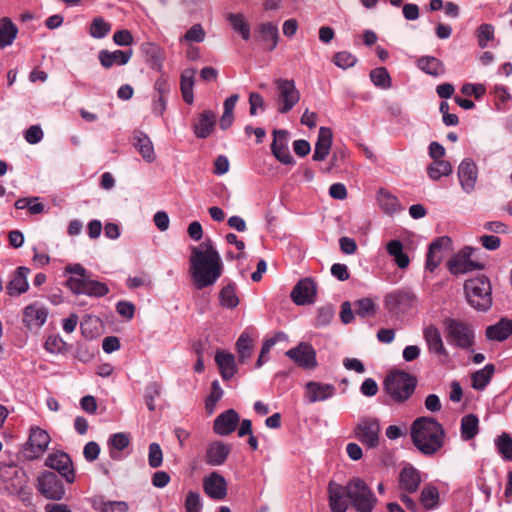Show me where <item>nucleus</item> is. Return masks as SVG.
I'll return each mask as SVG.
<instances>
[{
	"label": "nucleus",
	"instance_id": "26",
	"mask_svg": "<svg viewBox=\"0 0 512 512\" xmlns=\"http://www.w3.org/2000/svg\"><path fill=\"white\" fill-rule=\"evenodd\" d=\"M132 57V50H114L103 49L98 53V59L101 66L110 69L113 66H123L129 62Z\"/></svg>",
	"mask_w": 512,
	"mask_h": 512
},
{
	"label": "nucleus",
	"instance_id": "62",
	"mask_svg": "<svg viewBox=\"0 0 512 512\" xmlns=\"http://www.w3.org/2000/svg\"><path fill=\"white\" fill-rule=\"evenodd\" d=\"M163 463V453L158 443L149 445L148 464L151 468H158Z\"/></svg>",
	"mask_w": 512,
	"mask_h": 512
},
{
	"label": "nucleus",
	"instance_id": "8",
	"mask_svg": "<svg viewBox=\"0 0 512 512\" xmlns=\"http://www.w3.org/2000/svg\"><path fill=\"white\" fill-rule=\"evenodd\" d=\"M418 302L417 295L409 287H403L387 293L384 297V307L394 315L405 314Z\"/></svg>",
	"mask_w": 512,
	"mask_h": 512
},
{
	"label": "nucleus",
	"instance_id": "57",
	"mask_svg": "<svg viewBox=\"0 0 512 512\" xmlns=\"http://www.w3.org/2000/svg\"><path fill=\"white\" fill-rule=\"evenodd\" d=\"M44 348L51 354L63 353L66 350V342L59 335H50L44 343Z\"/></svg>",
	"mask_w": 512,
	"mask_h": 512
},
{
	"label": "nucleus",
	"instance_id": "51",
	"mask_svg": "<svg viewBox=\"0 0 512 512\" xmlns=\"http://www.w3.org/2000/svg\"><path fill=\"white\" fill-rule=\"evenodd\" d=\"M223 390L218 382V380H214L211 384V392L205 399V410L208 415H212L216 409L217 403L223 397Z\"/></svg>",
	"mask_w": 512,
	"mask_h": 512
},
{
	"label": "nucleus",
	"instance_id": "47",
	"mask_svg": "<svg viewBox=\"0 0 512 512\" xmlns=\"http://www.w3.org/2000/svg\"><path fill=\"white\" fill-rule=\"evenodd\" d=\"M253 341L247 333H242L236 342V350L238 353V361L245 363L252 354Z\"/></svg>",
	"mask_w": 512,
	"mask_h": 512
},
{
	"label": "nucleus",
	"instance_id": "59",
	"mask_svg": "<svg viewBox=\"0 0 512 512\" xmlns=\"http://www.w3.org/2000/svg\"><path fill=\"white\" fill-rule=\"evenodd\" d=\"M356 314L360 317L372 316L375 314V303L370 298H362L355 302Z\"/></svg>",
	"mask_w": 512,
	"mask_h": 512
},
{
	"label": "nucleus",
	"instance_id": "11",
	"mask_svg": "<svg viewBox=\"0 0 512 512\" xmlns=\"http://www.w3.org/2000/svg\"><path fill=\"white\" fill-rule=\"evenodd\" d=\"M274 83L278 91V112L288 113L300 100V93L295 86V82L292 79L279 78Z\"/></svg>",
	"mask_w": 512,
	"mask_h": 512
},
{
	"label": "nucleus",
	"instance_id": "50",
	"mask_svg": "<svg viewBox=\"0 0 512 512\" xmlns=\"http://www.w3.org/2000/svg\"><path fill=\"white\" fill-rule=\"evenodd\" d=\"M232 28L238 32L244 40L250 38V25L245 20V17L240 13H230L227 16Z\"/></svg>",
	"mask_w": 512,
	"mask_h": 512
},
{
	"label": "nucleus",
	"instance_id": "25",
	"mask_svg": "<svg viewBox=\"0 0 512 512\" xmlns=\"http://www.w3.org/2000/svg\"><path fill=\"white\" fill-rule=\"evenodd\" d=\"M230 451V445L222 441H214L206 448L205 462L210 466H221L226 462Z\"/></svg>",
	"mask_w": 512,
	"mask_h": 512
},
{
	"label": "nucleus",
	"instance_id": "42",
	"mask_svg": "<svg viewBox=\"0 0 512 512\" xmlns=\"http://www.w3.org/2000/svg\"><path fill=\"white\" fill-rule=\"evenodd\" d=\"M261 39L265 49L272 51L276 48L279 39L278 27L270 22L260 25Z\"/></svg>",
	"mask_w": 512,
	"mask_h": 512
},
{
	"label": "nucleus",
	"instance_id": "43",
	"mask_svg": "<svg viewBox=\"0 0 512 512\" xmlns=\"http://www.w3.org/2000/svg\"><path fill=\"white\" fill-rule=\"evenodd\" d=\"M386 249L400 269H405L409 266L410 259L409 256L403 252V244L401 241L391 240L388 242Z\"/></svg>",
	"mask_w": 512,
	"mask_h": 512
},
{
	"label": "nucleus",
	"instance_id": "54",
	"mask_svg": "<svg viewBox=\"0 0 512 512\" xmlns=\"http://www.w3.org/2000/svg\"><path fill=\"white\" fill-rule=\"evenodd\" d=\"M18 34V27L8 17H2V48L13 43Z\"/></svg>",
	"mask_w": 512,
	"mask_h": 512
},
{
	"label": "nucleus",
	"instance_id": "37",
	"mask_svg": "<svg viewBox=\"0 0 512 512\" xmlns=\"http://www.w3.org/2000/svg\"><path fill=\"white\" fill-rule=\"evenodd\" d=\"M133 141L135 148L138 150L144 160H146L148 163H151L155 160L156 156L154 153L153 143L147 134L137 130L133 134Z\"/></svg>",
	"mask_w": 512,
	"mask_h": 512
},
{
	"label": "nucleus",
	"instance_id": "2",
	"mask_svg": "<svg viewBox=\"0 0 512 512\" xmlns=\"http://www.w3.org/2000/svg\"><path fill=\"white\" fill-rule=\"evenodd\" d=\"M410 436L413 445L422 455L433 457L444 447L446 432L436 418L422 416L412 422Z\"/></svg>",
	"mask_w": 512,
	"mask_h": 512
},
{
	"label": "nucleus",
	"instance_id": "18",
	"mask_svg": "<svg viewBox=\"0 0 512 512\" xmlns=\"http://www.w3.org/2000/svg\"><path fill=\"white\" fill-rule=\"evenodd\" d=\"M205 494L214 500H222L227 495V482L218 472H212L203 479Z\"/></svg>",
	"mask_w": 512,
	"mask_h": 512
},
{
	"label": "nucleus",
	"instance_id": "40",
	"mask_svg": "<svg viewBox=\"0 0 512 512\" xmlns=\"http://www.w3.org/2000/svg\"><path fill=\"white\" fill-rule=\"evenodd\" d=\"M479 432V419L475 414H468L462 417L460 425L461 438L464 441L476 437Z\"/></svg>",
	"mask_w": 512,
	"mask_h": 512
},
{
	"label": "nucleus",
	"instance_id": "46",
	"mask_svg": "<svg viewBox=\"0 0 512 512\" xmlns=\"http://www.w3.org/2000/svg\"><path fill=\"white\" fill-rule=\"evenodd\" d=\"M219 302L221 306L228 309H234L238 306L239 298L234 283H229L220 290Z\"/></svg>",
	"mask_w": 512,
	"mask_h": 512
},
{
	"label": "nucleus",
	"instance_id": "61",
	"mask_svg": "<svg viewBox=\"0 0 512 512\" xmlns=\"http://www.w3.org/2000/svg\"><path fill=\"white\" fill-rule=\"evenodd\" d=\"M205 39V31L201 24H194L187 32L180 38V42H197L200 43Z\"/></svg>",
	"mask_w": 512,
	"mask_h": 512
},
{
	"label": "nucleus",
	"instance_id": "27",
	"mask_svg": "<svg viewBox=\"0 0 512 512\" xmlns=\"http://www.w3.org/2000/svg\"><path fill=\"white\" fill-rule=\"evenodd\" d=\"M216 114L211 110H205L198 115L193 123V132L199 139H206L214 131Z\"/></svg>",
	"mask_w": 512,
	"mask_h": 512
},
{
	"label": "nucleus",
	"instance_id": "12",
	"mask_svg": "<svg viewBox=\"0 0 512 512\" xmlns=\"http://www.w3.org/2000/svg\"><path fill=\"white\" fill-rule=\"evenodd\" d=\"M28 483L26 471L17 465L2 466V484L10 494H21Z\"/></svg>",
	"mask_w": 512,
	"mask_h": 512
},
{
	"label": "nucleus",
	"instance_id": "48",
	"mask_svg": "<svg viewBox=\"0 0 512 512\" xmlns=\"http://www.w3.org/2000/svg\"><path fill=\"white\" fill-rule=\"evenodd\" d=\"M451 173H452V165L449 161H446V160L433 161L427 167V174L434 181L439 180L443 176H448Z\"/></svg>",
	"mask_w": 512,
	"mask_h": 512
},
{
	"label": "nucleus",
	"instance_id": "55",
	"mask_svg": "<svg viewBox=\"0 0 512 512\" xmlns=\"http://www.w3.org/2000/svg\"><path fill=\"white\" fill-rule=\"evenodd\" d=\"M161 390L162 386L158 382H151L145 387L144 399L150 411H155V398L160 396Z\"/></svg>",
	"mask_w": 512,
	"mask_h": 512
},
{
	"label": "nucleus",
	"instance_id": "34",
	"mask_svg": "<svg viewBox=\"0 0 512 512\" xmlns=\"http://www.w3.org/2000/svg\"><path fill=\"white\" fill-rule=\"evenodd\" d=\"M141 52L145 55L146 61L153 70L160 71L164 61V51L156 43L144 42L140 46Z\"/></svg>",
	"mask_w": 512,
	"mask_h": 512
},
{
	"label": "nucleus",
	"instance_id": "17",
	"mask_svg": "<svg viewBox=\"0 0 512 512\" xmlns=\"http://www.w3.org/2000/svg\"><path fill=\"white\" fill-rule=\"evenodd\" d=\"M328 505L331 512H346L349 508V497L346 485L330 481L327 487Z\"/></svg>",
	"mask_w": 512,
	"mask_h": 512
},
{
	"label": "nucleus",
	"instance_id": "35",
	"mask_svg": "<svg viewBox=\"0 0 512 512\" xmlns=\"http://www.w3.org/2000/svg\"><path fill=\"white\" fill-rule=\"evenodd\" d=\"M306 388L310 403L324 401L335 394V387L331 384L310 381L306 384Z\"/></svg>",
	"mask_w": 512,
	"mask_h": 512
},
{
	"label": "nucleus",
	"instance_id": "24",
	"mask_svg": "<svg viewBox=\"0 0 512 512\" xmlns=\"http://www.w3.org/2000/svg\"><path fill=\"white\" fill-rule=\"evenodd\" d=\"M478 169L471 159H464L458 167V178L462 189L466 193L474 190L477 181Z\"/></svg>",
	"mask_w": 512,
	"mask_h": 512
},
{
	"label": "nucleus",
	"instance_id": "22",
	"mask_svg": "<svg viewBox=\"0 0 512 512\" xmlns=\"http://www.w3.org/2000/svg\"><path fill=\"white\" fill-rule=\"evenodd\" d=\"M48 317L47 308L39 302L27 305L23 311V323L29 329L40 328Z\"/></svg>",
	"mask_w": 512,
	"mask_h": 512
},
{
	"label": "nucleus",
	"instance_id": "39",
	"mask_svg": "<svg viewBox=\"0 0 512 512\" xmlns=\"http://www.w3.org/2000/svg\"><path fill=\"white\" fill-rule=\"evenodd\" d=\"M107 444L110 448L111 458L118 460L120 458L118 453L130 445V435L126 432L114 433L109 437Z\"/></svg>",
	"mask_w": 512,
	"mask_h": 512
},
{
	"label": "nucleus",
	"instance_id": "16",
	"mask_svg": "<svg viewBox=\"0 0 512 512\" xmlns=\"http://www.w3.org/2000/svg\"><path fill=\"white\" fill-rule=\"evenodd\" d=\"M285 354L300 368L314 369L317 366L315 349L309 343L301 342Z\"/></svg>",
	"mask_w": 512,
	"mask_h": 512
},
{
	"label": "nucleus",
	"instance_id": "41",
	"mask_svg": "<svg viewBox=\"0 0 512 512\" xmlns=\"http://www.w3.org/2000/svg\"><path fill=\"white\" fill-rule=\"evenodd\" d=\"M194 69H186L181 74L180 89L185 103L192 104L194 101L193 86H194Z\"/></svg>",
	"mask_w": 512,
	"mask_h": 512
},
{
	"label": "nucleus",
	"instance_id": "29",
	"mask_svg": "<svg viewBox=\"0 0 512 512\" xmlns=\"http://www.w3.org/2000/svg\"><path fill=\"white\" fill-rule=\"evenodd\" d=\"M450 243L447 236L438 237L431 242L426 256V269L434 272L442 260V248Z\"/></svg>",
	"mask_w": 512,
	"mask_h": 512
},
{
	"label": "nucleus",
	"instance_id": "14",
	"mask_svg": "<svg viewBox=\"0 0 512 512\" xmlns=\"http://www.w3.org/2000/svg\"><path fill=\"white\" fill-rule=\"evenodd\" d=\"M355 437L368 448H375L379 444L380 425L374 418H364L354 429Z\"/></svg>",
	"mask_w": 512,
	"mask_h": 512
},
{
	"label": "nucleus",
	"instance_id": "60",
	"mask_svg": "<svg viewBox=\"0 0 512 512\" xmlns=\"http://www.w3.org/2000/svg\"><path fill=\"white\" fill-rule=\"evenodd\" d=\"M184 507L186 512H201L203 504L200 494L195 491H189L185 497Z\"/></svg>",
	"mask_w": 512,
	"mask_h": 512
},
{
	"label": "nucleus",
	"instance_id": "10",
	"mask_svg": "<svg viewBox=\"0 0 512 512\" xmlns=\"http://www.w3.org/2000/svg\"><path fill=\"white\" fill-rule=\"evenodd\" d=\"M36 488L46 499L59 501L65 496V488L55 472L43 471L37 477Z\"/></svg>",
	"mask_w": 512,
	"mask_h": 512
},
{
	"label": "nucleus",
	"instance_id": "38",
	"mask_svg": "<svg viewBox=\"0 0 512 512\" xmlns=\"http://www.w3.org/2000/svg\"><path fill=\"white\" fill-rule=\"evenodd\" d=\"M377 202L381 210L388 215H393L402 209L398 198L384 188L378 190Z\"/></svg>",
	"mask_w": 512,
	"mask_h": 512
},
{
	"label": "nucleus",
	"instance_id": "9",
	"mask_svg": "<svg viewBox=\"0 0 512 512\" xmlns=\"http://www.w3.org/2000/svg\"><path fill=\"white\" fill-rule=\"evenodd\" d=\"M50 442L51 437L46 430L32 426L27 441L22 445L23 457L28 461L39 459L48 450Z\"/></svg>",
	"mask_w": 512,
	"mask_h": 512
},
{
	"label": "nucleus",
	"instance_id": "36",
	"mask_svg": "<svg viewBox=\"0 0 512 512\" xmlns=\"http://www.w3.org/2000/svg\"><path fill=\"white\" fill-rule=\"evenodd\" d=\"M416 66L425 74L439 77L445 74L444 63L434 56H422L417 59Z\"/></svg>",
	"mask_w": 512,
	"mask_h": 512
},
{
	"label": "nucleus",
	"instance_id": "44",
	"mask_svg": "<svg viewBox=\"0 0 512 512\" xmlns=\"http://www.w3.org/2000/svg\"><path fill=\"white\" fill-rule=\"evenodd\" d=\"M495 372L494 364H487L483 369L477 370L471 376L472 387L476 390H483L491 381Z\"/></svg>",
	"mask_w": 512,
	"mask_h": 512
},
{
	"label": "nucleus",
	"instance_id": "64",
	"mask_svg": "<svg viewBox=\"0 0 512 512\" xmlns=\"http://www.w3.org/2000/svg\"><path fill=\"white\" fill-rule=\"evenodd\" d=\"M486 92V88L483 84L466 83L461 87V93L466 96H474L476 99H480Z\"/></svg>",
	"mask_w": 512,
	"mask_h": 512
},
{
	"label": "nucleus",
	"instance_id": "5",
	"mask_svg": "<svg viewBox=\"0 0 512 512\" xmlns=\"http://www.w3.org/2000/svg\"><path fill=\"white\" fill-rule=\"evenodd\" d=\"M443 326L446 340L452 347L470 353L474 352L476 335L470 324L448 317L443 320Z\"/></svg>",
	"mask_w": 512,
	"mask_h": 512
},
{
	"label": "nucleus",
	"instance_id": "1",
	"mask_svg": "<svg viewBox=\"0 0 512 512\" xmlns=\"http://www.w3.org/2000/svg\"><path fill=\"white\" fill-rule=\"evenodd\" d=\"M193 247L190 257V273L197 290L212 286L222 275V262L211 240Z\"/></svg>",
	"mask_w": 512,
	"mask_h": 512
},
{
	"label": "nucleus",
	"instance_id": "13",
	"mask_svg": "<svg viewBox=\"0 0 512 512\" xmlns=\"http://www.w3.org/2000/svg\"><path fill=\"white\" fill-rule=\"evenodd\" d=\"M476 250L466 246L448 261V269L454 275L464 274L474 270H482L484 264L471 259Z\"/></svg>",
	"mask_w": 512,
	"mask_h": 512
},
{
	"label": "nucleus",
	"instance_id": "58",
	"mask_svg": "<svg viewBox=\"0 0 512 512\" xmlns=\"http://www.w3.org/2000/svg\"><path fill=\"white\" fill-rule=\"evenodd\" d=\"M333 62L341 69H348L356 64L357 58L348 51H341L334 55Z\"/></svg>",
	"mask_w": 512,
	"mask_h": 512
},
{
	"label": "nucleus",
	"instance_id": "30",
	"mask_svg": "<svg viewBox=\"0 0 512 512\" xmlns=\"http://www.w3.org/2000/svg\"><path fill=\"white\" fill-rule=\"evenodd\" d=\"M399 488L406 493H414L421 483L419 471L413 466L404 467L399 473Z\"/></svg>",
	"mask_w": 512,
	"mask_h": 512
},
{
	"label": "nucleus",
	"instance_id": "33",
	"mask_svg": "<svg viewBox=\"0 0 512 512\" xmlns=\"http://www.w3.org/2000/svg\"><path fill=\"white\" fill-rule=\"evenodd\" d=\"M29 273L30 269L24 266H20L16 269L13 278L6 286L7 293L10 296H18L28 290L29 284L27 276Z\"/></svg>",
	"mask_w": 512,
	"mask_h": 512
},
{
	"label": "nucleus",
	"instance_id": "15",
	"mask_svg": "<svg viewBox=\"0 0 512 512\" xmlns=\"http://www.w3.org/2000/svg\"><path fill=\"white\" fill-rule=\"evenodd\" d=\"M45 466L57 471L67 483L72 484L75 481V470L70 456L63 452L57 451L47 456Z\"/></svg>",
	"mask_w": 512,
	"mask_h": 512
},
{
	"label": "nucleus",
	"instance_id": "6",
	"mask_svg": "<svg viewBox=\"0 0 512 512\" xmlns=\"http://www.w3.org/2000/svg\"><path fill=\"white\" fill-rule=\"evenodd\" d=\"M464 290L468 303L476 310L487 311L491 307V283L486 276L466 280Z\"/></svg>",
	"mask_w": 512,
	"mask_h": 512
},
{
	"label": "nucleus",
	"instance_id": "20",
	"mask_svg": "<svg viewBox=\"0 0 512 512\" xmlns=\"http://www.w3.org/2000/svg\"><path fill=\"white\" fill-rule=\"evenodd\" d=\"M423 338L430 353L445 359L449 358V352L444 345L441 333L435 325L430 324L424 328Z\"/></svg>",
	"mask_w": 512,
	"mask_h": 512
},
{
	"label": "nucleus",
	"instance_id": "63",
	"mask_svg": "<svg viewBox=\"0 0 512 512\" xmlns=\"http://www.w3.org/2000/svg\"><path fill=\"white\" fill-rule=\"evenodd\" d=\"M98 509L100 512H127L128 504L125 501H102Z\"/></svg>",
	"mask_w": 512,
	"mask_h": 512
},
{
	"label": "nucleus",
	"instance_id": "56",
	"mask_svg": "<svg viewBox=\"0 0 512 512\" xmlns=\"http://www.w3.org/2000/svg\"><path fill=\"white\" fill-rule=\"evenodd\" d=\"M478 45L480 48H486L488 42L494 39V27L491 24H481L476 32Z\"/></svg>",
	"mask_w": 512,
	"mask_h": 512
},
{
	"label": "nucleus",
	"instance_id": "45",
	"mask_svg": "<svg viewBox=\"0 0 512 512\" xmlns=\"http://www.w3.org/2000/svg\"><path fill=\"white\" fill-rule=\"evenodd\" d=\"M498 454L505 461H512V436L507 432H502L494 440Z\"/></svg>",
	"mask_w": 512,
	"mask_h": 512
},
{
	"label": "nucleus",
	"instance_id": "32",
	"mask_svg": "<svg viewBox=\"0 0 512 512\" xmlns=\"http://www.w3.org/2000/svg\"><path fill=\"white\" fill-rule=\"evenodd\" d=\"M215 362L224 380H230L238 371L235 356L230 352L217 351Z\"/></svg>",
	"mask_w": 512,
	"mask_h": 512
},
{
	"label": "nucleus",
	"instance_id": "53",
	"mask_svg": "<svg viewBox=\"0 0 512 512\" xmlns=\"http://www.w3.org/2000/svg\"><path fill=\"white\" fill-rule=\"evenodd\" d=\"M372 83L382 89H389L392 85L391 77L385 67H378L370 71Z\"/></svg>",
	"mask_w": 512,
	"mask_h": 512
},
{
	"label": "nucleus",
	"instance_id": "23",
	"mask_svg": "<svg viewBox=\"0 0 512 512\" xmlns=\"http://www.w3.org/2000/svg\"><path fill=\"white\" fill-rule=\"evenodd\" d=\"M239 420L238 413L234 409H229L215 418L213 430L220 436L230 435L236 430Z\"/></svg>",
	"mask_w": 512,
	"mask_h": 512
},
{
	"label": "nucleus",
	"instance_id": "21",
	"mask_svg": "<svg viewBox=\"0 0 512 512\" xmlns=\"http://www.w3.org/2000/svg\"><path fill=\"white\" fill-rule=\"evenodd\" d=\"M316 284L311 278L301 279L291 291V299L297 305H307L314 302Z\"/></svg>",
	"mask_w": 512,
	"mask_h": 512
},
{
	"label": "nucleus",
	"instance_id": "3",
	"mask_svg": "<svg viewBox=\"0 0 512 512\" xmlns=\"http://www.w3.org/2000/svg\"><path fill=\"white\" fill-rule=\"evenodd\" d=\"M67 274L70 276L67 277L65 286L75 295L100 298L110 291L106 283L91 279L90 273L80 263L65 266L64 275Z\"/></svg>",
	"mask_w": 512,
	"mask_h": 512
},
{
	"label": "nucleus",
	"instance_id": "7",
	"mask_svg": "<svg viewBox=\"0 0 512 512\" xmlns=\"http://www.w3.org/2000/svg\"><path fill=\"white\" fill-rule=\"evenodd\" d=\"M346 490L350 505L356 512H372L377 498L366 482L359 478L353 477L346 483Z\"/></svg>",
	"mask_w": 512,
	"mask_h": 512
},
{
	"label": "nucleus",
	"instance_id": "31",
	"mask_svg": "<svg viewBox=\"0 0 512 512\" xmlns=\"http://www.w3.org/2000/svg\"><path fill=\"white\" fill-rule=\"evenodd\" d=\"M333 133L329 127H320L315 143L313 160L323 161L329 155L332 146Z\"/></svg>",
	"mask_w": 512,
	"mask_h": 512
},
{
	"label": "nucleus",
	"instance_id": "19",
	"mask_svg": "<svg viewBox=\"0 0 512 512\" xmlns=\"http://www.w3.org/2000/svg\"><path fill=\"white\" fill-rule=\"evenodd\" d=\"M288 133L285 130H274L271 151L275 158L285 164H293L294 158L291 155L287 144Z\"/></svg>",
	"mask_w": 512,
	"mask_h": 512
},
{
	"label": "nucleus",
	"instance_id": "28",
	"mask_svg": "<svg viewBox=\"0 0 512 512\" xmlns=\"http://www.w3.org/2000/svg\"><path fill=\"white\" fill-rule=\"evenodd\" d=\"M512 335V319L502 317L485 330V336L490 341L503 342Z\"/></svg>",
	"mask_w": 512,
	"mask_h": 512
},
{
	"label": "nucleus",
	"instance_id": "4",
	"mask_svg": "<svg viewBox=\"0 0 512 512\" xmlns=\"http://www.w3.org/2000/svg\"><path fill=\"white\" fill-rule=\"evenodd\" d=\"M417 378L405 371L390 372L384 380V389L393 404H404L414 394Z\"/></svg>",
	"mask_w": 512,
	"mask_h": 512
},
{
	"label": "nucleus",
	"instance_id": "52",
	"mask_svg": "<svg viewBox=\"0 0 512 512\" xmlns=\"http://www.w3.org/2000/svg\"><path fill=\"white\" fill-rule=\"evenodd\" d=\"M111 31V24L102 17L93 18L90 27L89 35L95 39H102L106 37Z\"/></svg>",
	"mask_w": 512,
	"mask_h": 512
},
{
	"label": "nucleus",
	"instance_id": "49",
	"mask_svg": "<svg viewBox=\"0 0 512 512\" xmlns=\"http://www.w3.org/2000/svg\"><path fill=\"white\" fill-rule=\"evenodd\" d=\"M420 502L426 510H433L439 505V491L435 486H425L421 491Z\"/></svg>",
	"mask_w": 512,
	"mask_h": 512
}]
</instances>
